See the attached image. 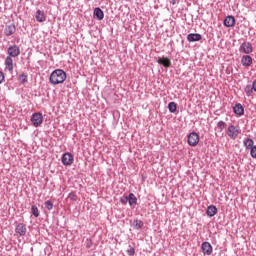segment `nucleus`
<instances>
[{
  "label": "nucleus",
  "mask_w": 256,
  "mask_h": 256,
  "mask_svg": "<svg viewBox=\"0 0 256 256\" xmlns=\"http://www.w3.org/2000/svg\"><path fill=\"white\" fill-rule=\"evenodd\" d=\"M67 79V73L63 69H56L52 71L49 77L51 85H60V83H65Z\"/></svg>",
  "instance_id": "1"
},
{
  "label": "nucleus",
  "mask_w": 256,
  "mask_h": 256,
  "mask_svg": "<svg viewBox=\"0 0 256 256\" xmlns=\"http://www.w3.org/2000/svg\"><path fill=\"white\" fill-rule=\"evenodd\" d=\"M73 161H75V157L71 152H65L61 157V162L65 167H71Z\"/></svg>",
  "instance_id": "2"
},
{
  "label": "nucleus",
  "mask_w": 256,
  "mask_h": 256,
  "mask_svg": "<svg viewBox=\"0 0 256 256\" xmlns=\"http://www.w3.org/2000/svg\"><path fill=\"white\" fill-rule=\"evenodd\" d=\"M187 143L190 147H197L199 145V134L191 132L187 135Z\"/></svg>",
  "instance_id": "3"
},
{
  "label": "nucleus",
  "mask_w": 256,
  "mask_h": 256,
  "mask_svg": "<svg viewBox=\"0 0 256 256\" xmlns=\"http://www.w3.org/2000/svg\"><path fill=\"white\" fill-rule=\"evenodd\" d=\"M31 123L34 127H40L43 124V114L35 112L31 116Z\"/></svg>",
  "instance_id": "4"
},
{
  "label": "nucleus",
  "mask_w": 256,
  "mask_h": 256,
  "mask_svg": "<svg viewBox=\"0 0 256 256\" xmlns=\"http://www.w3.org/2000/svg\"><path fill=\"white\" fill-rule=\"evenodd\" d=\"M7 55L8 57H18L21 55V48L17 44H14L12 46H9L7 49Z\"/></svg>",
  "instance_id": "5"
},
{
  "label": "nucleus",
  "mask_w": 256,
  "mask_h": 256,
  "mask_svg": "<svg viewBox=\"0 0 256 256\" xmlns=\"http://www.w3.org/2000/svg\"><path fill=\"white\" fill-rule=\"evenodd\" d=\"M15 233L18 237H25L27 235V224L18 223L15 225Z\"/></svg>",
  "instance_id": "6"
},
{
  "label": "nucleus",
  "mask_w": 256,
  "mask_h": 256,
  "mask_svg": "<svg viewBox=\"0 0 256 256\" xmlns=\"http://www.w3.org/2000/svg\"><path fill=\"white\" fill-rule=\"evenodd\" d=\"M239 51L240 53L250 55V53H253V45H251V42H243L239 47Z\"/></svg>",
  "instance_id": "7"
},
{
  "label": "nucleus",
  "mask_w": 256,
  "mask_h": 256,
  "mask_svg": "<svg viewBox=\"0 0 256 256\" xmlns=\"http://www.w3.org/2000/svg\"><path fill=\"white\" fill-rule=\"evenodd\" d=\"M227 135L230 139H237L239 136V129L235 125H230L227 129Z\"/></svg>",
  "instance_id": "8"
},
{
  "label": "nucleus",
  "mask_w": 256,
  "mask_h": 256,
  "mask_svg": "<svg viewBox=\"0 0 256 256\" xmlns=\"http://www.w3.org/2000/svg\"><path fill=\"white\" fill-rule=\"evenodd\" d=\"M201 250L203 255L209 256L211 255V253H213V246L211 245V243L206 241L201 244Z\"/></svg>",
  "instance_id": "9"
},
{
  "label": "nucleus",
  "mask_w": 256,
  "mask_h": 256,
  "mask_svg": "<svg viewBox=\"0 0 256 256\" xmlns=\"http://www.w3.org/2000/svg\"><path fill=\"white\" fill-rule=\"evenodd\" d=\"M16 31H17V27L15 26V24H13V23L8 24L4 28V35L6 37H11V35H13Z\"/></svg>",
  "instance_id": "10"
},
{
  "label": "nucleus",
  "mask_w": 256,
  "mask_h": 256,
  "mask_svg": "<svg viewBox=\"0 0 256 256\" xmlns=\"http://www.w3.org/2000/svg\"><path fill=\"white\" fill-rule=\"evenodd\" d=\"M236 22H237V20L235 19V16L228 15L225 17L223 25H224V27H235Z\"/></svg>",
  "instance_id": "11"
},
{
  "label": "nucleus",
  "mask_w": 256,
  "mask_h": 256,
  "mask_svg": "<svg viewBox=\"0 0 256 256\" xmlns=\"http://www.w3.org/2000/svg\"><path fill=\"white\" fill-rule=\"evenodd\" d=\"M93 17L97 19V21H103V19H105V12H103L100 7H96L93 11Z\"/></svg>",
  "instance_id": "12"
},
{
  "label": "nucleus",
  "mask_w": 256,
  "mask_h": 256,
  "mask_svg": "<svg viewBox=\"0 0 256 256\" xmlns=\"http://www.w3.org/2000/svg\"><path fill=\"white\" fill-rule=\"evenodd\" d=\"M158 65H162L165 69H169L171 67V59L168 57H158L157 61Z\"/></svg>",
  "instance_id": "13"
},
{
  "label": "nucleus",
  "mask_w": 256,
  "mask_h": 256,
  "mask_svg": "<svg viewBox=\"0 0 256 256\" xmlns=\"http://www.w3.org/2000/svg\"><path fill=\"white\" fill-rule=\"evenodd\" d=\"M203 39V36L199 33H190L187 35V41L189 43H195L197 41H201Z\"/></svg>",
  "instance_id": "14"
},
{
  "label": "nucleus",
  "mask_w": 256,
  "mask_h": 256,
  "mask_svg": "<svg viewBox=\"0 0 256 256\" xmlns=\"http://www.w3.org/2000/svg\"><path fill=\"white\" fill-rule=\"evenodd\" d=\"M35 19L38 23H45V21H47V16L43 10H37Z\"/></svg>",
  "instance_id": "15"
},
{
  "label": "nucleus",
  "mask_w": 256,
  "mask_h": 256,
  "mask_svg": "<svg viewBox=\"0 0 256 256\" xmlns=\"http://www.w3.org/2000/svg\"><path fill=\"white\" fill-rule=\"evenodd\" d=\"M241 64L243 65V67H251V65H253V57H251L250 55L242 56Z\"/></svg>",
  "instance_id": "16"
},
{
  "label": "nucleus",
  "mask_w": 256,
  "mask_h": 256,
  "mask_svg": "<svg viewBox=\"0 0 256 256\" xmlns=\"http://www.w3.org/2000/svg\"><path fill=\"white\" fill-rule=\"evenodd\" d=\"M233 111L235 115H239V117L245 115V108L241 103L235 104V106L233 107Z\"/></svg>",
  "instance_id": "17"
},
{
  "label": "nucleus",
  "mask_w": 256,
  "mask_h": 256,
  "mask_svg": "<svg viewBox=\"0 0 256 256\" xmlns=\"http://www.w3.org/2000/svg\"><path fill=\"white\" fill-rule=\"evenodd\" d=\"M217 213H218L217 206L210 205L207 207V210H206L207 217H215V215H217Z\"/></svg>",
  "instance_id": "18"
},
{
  "label": "nucleus",
  "mask_w": 256,
  "mask_h": 256,
  "mask_svg": "<svg viewBox=\"0 0 256 256\" xmlns=\"http://www.w3.org/2000/svg\"><path fill=\"white\" fill-rule=\"evenodd\" d=\"M128 204L132 209H135V205H137V196L133 192L128 195Z\"/></svg>",
  "instance_id": "19"
},
{
  "label": "nucleus",
  "mask_w": 256,
  "mask_h": 256,
  "mask_svg": "<svg viewBox=\"0 0 256 256\" xmlns=\"http://www.w3.org/2000/svg\"><path fill=\"white\" fill-rule=\"evenodd\" d=\"M144 225H145V223L142 220L135 219L132 222L131 227H133V229H135V231H141V229H143Z\"/></svg>",
  "instance_id": "20"
},
{
  "label": "nucleus",
  "mask_w": 256,
  "mask_h": 256,
  "mask_svg": "<svg viewBox=\"0 0 256 256\" xmlns=\"http://www.w3.org/2000/svg\"><path fill=\"white\" fill-rule=\"evenodd\" d=\"M6 69L11 73L13 71V58L11 56H7L4 62Z\"/></svg>",
  "instance_id": "21"
},
{
  "label": "nucleus",
  "mask_w": 256,
  "mask_h": 256,
  "mask_svg": "<svg viewBox=\"0 0 256 256\" xmlns=\"http://www.w3.org/2000/svg\"><path fill=\"white\" fill-rule=\"evenodd\" d=\"M243 143L246 150H250L252 147H255V141L251 138L244 139Z\"/></svg>",
  "instance_id": "22"
},
{
  "label": "nucleus",
  "mask_w": 256,
  "mask_h": 256,
  "mask_svg": "<svg viewBox=\"0 0 256 256\" xmlns=\"http://www.w3.org/2000/svg\"><path fill=\"white\" fill-rule=\"evenodd\" d=\"M18 81L21 85H25L29 81V76L26 73H21L18 75Z\"/></svg>",
  "instance_id": "23"
},
{
  "label": "nucleus",
  "mask_w": 256,
  "mask_h": 256,
  "mask_svg": "<svg viewBox=\"0 0 256 256\" xmlns=\"http://www.w3.org/2000/svg\"><path fill=\"white\" fill-rule=\"evenodd\" d=\"M168 110H169V113H177V103L169 102L168 103Z\"/></svg>",
  "instance_id": "24"
},
{
  "label": "nucleus",
  "mask_w": 256,
  "mask_h": 256,
  "mask_svg": "<svg viewBox=\"0 0 256 256\" xmlns=\"http://www.w3.org/2000/svg\"><path fill=\"white\" fill-rule=\"evenodd\" d=\"M244 91H245V93H246V95H247V97H253V86H251V85H246L245 86V88H244Z\"/></svg>",
  "instance_id": "25"
},
{
  "label": "nucleus",
  "mask_w": 256,
  "mask_h": 256,
  "mask_svg": "<svg viewBox=\"0 0 256 256\" xmlns=\"http://www.w3.org/2000/svg\"><path fill=\"white\" fill-rule=\"evenodd\" d=\"M31 214L36 218L39 217V208L37 207V205L31 206Z\"/></svg>",
  "instance_id": "26"
},
{
  "label": "nucleus",
  "mask_w": 256,
  "mask_h": 256,
  "mask_svg": "<svg viewBox=\"0 0 256 256\" xmlns=\"http://www.w3.org/2000/svg\"><path fill=\"white\" fill-rule=\"evenodd\" d=\"M45 208L48 210V211H53V202L51 200H47L45 203Z\"/></svg>",
  "instance_id": "27"
},
{
  "label": "nucleus",
  "mask_w": 256,
  "mask_h": 256,
  "mask_svg": "<svg viewBox=\"0 0 256 256\" xmlns=\"http://www.w3.org/2000/svg\"><path fill=\"white\" fill-rule=\"evenodd\" d=\"M126 253L128 256H135V248L131 245L128 246V249L126 250Z\"/></svg>",
  "instance_id": "28"
},
{
  "label": "nucleus",
  "mask_w": 256,
  "mask_h": 256,
  "mask_svg": "<svg viewBox=\"0 0 256 256\" xmlns=\"http://www.w3.org/2000/svg\"><path fill=\"white\" fill-rule=\"evenodd\" d=\"M217 127L220 129V131H223V129H225V127H227V123H225V121H223V120H220L217 123Z\"/></svg>",
  "instance_id": "29"
},
{
  "label": "nucleus",
  "mask_w": 256,
  "mask_h": 256,
  "mask_svg": "<svg viewBox=\"0 0 256 256\" xmlns=\"http://www.w3.org/2000/svg\"><path fill=\"white\" fill-rule=\"evenodd\" d=\"M85 247L86 249H91V247H93V240H91V238L85 240Z\"/></svg>",
  "instance_id": "30"
},
{
  "label": "nucleus",
  "mask_w": 256,
  "mask_h": 256,
  "mask_svg": "<svg viewBox=\"0 0 256 256\" xmlns=\"http://www.w3.org/2000/svg\"><path fill=\"white\" fill-rule=\"evenodd\" d=\"M249 151H250V157H252V159H256V145L250 148Z\"/></svg>",
  "instance_id": "31"
},
{
  "label": "nucleus",
  "mask_w": 256,
  "mask_h": 256,
  "mask_svg": "<svg viewBox=\"0 0 256 256\" xmlns=\"http://www.w3.org/2000/svg\"><path fill=\"white\" fill-rule=\"evenodd\" d=\"M129 202V198H128V196H122L121 198H120V203L121 204H123V205H127V203Z\"/></svg>",
  "instance_id": "32"
},
{
  "label": "nucleus",
  "mask_w": 256,
  "mask_h": 256,
  "mask_svg": "<svg viewBox=\"0 0 256 256\" xmlns=\"http://www.w3.org/2000/svg\"><path fill=\"white\" fill-rule=\"evenodd\" d=\"M3 81H5V73H3V71H0V85L1 83H3Z\"/></svg>",
  "instance_id": "33"
},
{
  "label": "nucleus",
  "mask_w": 256,
  "mask_h": 256,
  "mask_svg": "<svg viewBox=\"0 0 256 256\" xmlns=\"http://www.w3.org/2000/svg\"><path fill=\"white\" fill-rule=\"evenodd\" d=\"M69 197H70L71 201H77V196L76 195L69 194Z\"/></svg>",
  "instance_id": "34"
},
{
  "label": "nucleus",
  "mask_w": 256,
  "mask_h": 256,
  "mask_svg": "<svg viewBox=\"0 0 256 256\" xmlns=\"http://www.w3.org/2000/svg\"><path fill=\"white\" fill-rule=\"evenodd\" d=\"M171 5H177V0H170Z\"/></svg>",
  "instance_id": "35"
}]
</instances>
